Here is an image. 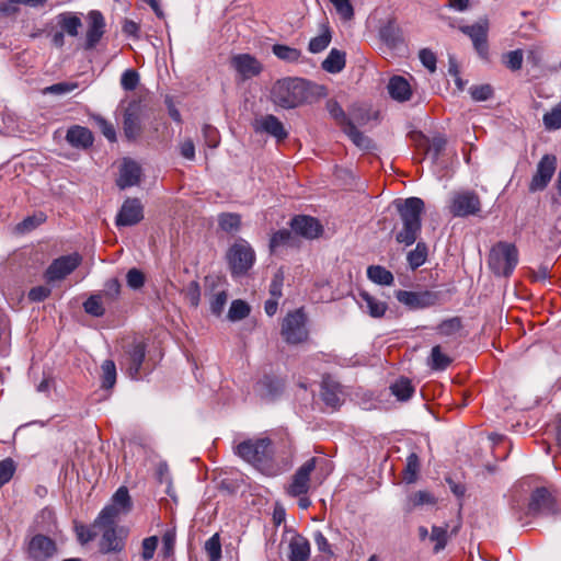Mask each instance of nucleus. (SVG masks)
Instances as JSON below:
<instances>
[{"instance_id": "obj_1", "label": "nucleus", "mask_w": 561, "mask_h": 561, "mask_svg": "<svg viewBox=\"0 0 561 561\" xmlns=\"http://www.w3.org/2000/svg\"><path fill=\"white\" fill-rule=\"evenodd\" d=\"M399 215L394 228H398L396 241L405 247L412 245L422 228L421 217L425 210V204L420 197L398 198L392 203Z\"/></svg>"}, {"instance_id": "obj_2", "label": "nucleus", "mask_w": 561, "mask_h": 561, "mask_svg": "<svg viewBox=\"0 0 561 561\" xmlns=\"http://www.w3.org/2000/svg\"><path fill=\"white\" fill-rule=\"evenodd\" d=\"M316 88L302 78H283L272 85L271 101L285 110L296 108L312 101Z\"/></svg>"}, {"instance_id": "obj_3", "label": "nucleus", "mask_w": 561, "mask_h": 561, "mask_svg": "<svg viewBox=\"0 0 561 561\" xmlns=\"http://www.w3.org/2000/svg\"><path fill=\"white\" fill-rule=\"evenodd\" d=\"M512 510L515 518L523 525L528 524L535 517L559 514L556 496L547 488L535 489L527 504L514 500L512 502Z\"/></svg>"}, {"instance_id": "obj_4", "label": "nucleus", "mask_w": 561, "mask_h": 561, "mask_svg": "<svg viewBox=\"0 0 561 561\" xmlns=\"http://www.w3.org/2000/svg\"><path fill=\"white\" fill-rule=\"evenodd\" d=\"M518 263V250L515 244L500 241L489 253L488 265L496 276L508 277Z\"/></svg>"}, {"instance_id": "obj_5", "label": "nucleus", "mask_w": 561, "mask_h": 561, "mask_svg": "<svg viewBox=\"0 0 561 561\" xmlns=\"http://www.w3.org/2000/svg\"><path fill=\"white\" fill-rule=\"evenodd\" d=\"M280 335L287 344L297 345L308 341L307 317L302 309L288 312L282 321Z\"/></svg>"}, {"instance_id": "obj_6", "label": "nucleus", "mask_w": 561, "mask_h": 561, "mask_svg": "<svg viewBox=\"0 0 561 561\" xmlns=\"http://www.w3.org/2000/svg\"><path fill=\"white\" fill-rule=\"evenodd\" d=\"M237 454L256 468L263 469L273 455L272 442L268 438L244 440L237 446Z\"/></svg>"}, {"instance_id": "obj_7", "label": "nucleus", "mask_w": 561, "mask_h": 561, "mask_svg": "<svg viewBox=\"0 0 561 561\" xmlns=\"http://www.w3.org/2000/svg\"><path fill=\"white\" fill-rule=\"evenodd\" d=\"M227 260L231 275L234 277L243 276L253 266L255 253L247 241L239 240L229 248Z\"/></svg>"}, {"instance_id": "obj_8", "label": "nucleus", "mask_w": 561, "mask_h": 561, "mask_svg": "<svg viewBox=\"0 0 561 561\" xmlns=\"http://www.w3.org/2000/svg\"><path fill=\"white\" fill-rule=\"evenodd\" d=\"M448 208L454 217L476 216L481 210V199L473 191L455 192Z\"/></svg>"}, {"instance_id": "obj_9", "label": "nucleus", "mask_w": 561, "mask_h": 561, "mask_svg": "<svg viewBox=\"0 0 561 561\" xmlns=\"http://www.w3.org/2000/svg\"><path fill=\"white\" fill-rule=\"evenodd\" d=\"M81 261L82 257L78 253L61 255L48 265L44 272V279L48 284L64 280L81 264Z\"/></svg>"}, {"instance_id": "obj_10", "label": "nucleus", "mask_w": 561, "mask_h": 561, "mask_svg": "<svg viewBox=\"0 0 561 561\" xmlns=\"http://www.w3.org/2000/svg\"><path fill=\"white\" fill-rule=\"evenodd\" d=\"M396 298L399 302L403 304L410 309H424L437 305L440 300V295L433 290L409 291L398 290Z\"/></svg>"}, {"instance_id": "obj_11", "label": "nucleus", "mask_w": 561, "mask_h": 561, "mask_svg": "<svg viewBox=\"0 0 561 561\" xmlns=\"http://www.w3.org/2000/svg\"><path fill=\"white\" fill-rule=\"evenodd\" d=\"M318 458L312 457L302 463L291 478L286 492L289 496L297 497L306 495L310 489V476L316 469Z\"/></svg>"}, {"instance_id": "obj_12", "label": "nucleus", "mask_w": 561, "mask_h": 561, "mask_svg": "<svg viewBox=\"0 0 561 561\" xmlns=\"http://www.w3.org/2000/svg\"><path fill=\"white\" fill-rule=\"evenodd\" d=\"M557 170V157L554 154H545L537 164L535 174L529 183L530 192L545 190L551 181Z\"/></svg>"}, {"instance_id": "obj_13", "label": "nucleus", "mask_w": 561, "mask_h": 561, "mask_svg": "<svg viewBox=\"0 0 561 561\" xmlns=\"http://www.w3.org/2000/svg\"><path fill=\"white\" fill-rule=\"evenodd\" d=\"M146 357V344L142 341L133 342L125 352L124 365L131 379L140 377V369Z\"/></svg>"}, {"instance_id": "obj_14", "label": "nucleus", "mask_w": 561, "mask_h": 561, "mask_svg": "<svg viewBox=\"0 0 561 561\" xmlns=\"http://www.w3.org/2000/svg\"><path fill=\"white\" fill-rule=\"evenodd\" d=\"M230 66L237 71L242 80H248L259 76L263 70V65L257 58L250 54H238L231 57Z\"/></svg>"}, {"instance_id": "obj_15", "label": "nucleus", "mask_w": 561, "mask_h": 561, "mask_svg": "<svg viewBox=\"0 0 561 561\" xmlns=\"http://www.w3.org/2000/svg\"><path fill=\"white\" fill-rule=\"evenodd\" d=\"M253 128L256 133H264L283 141L288 137L284 124L273 114L261 115L253 121Z\"/></svg>"}, {"instance_id": "obj_16", "label": "nucleus", "mask_w": 561, "mask_h": 561, "mask_svg": "<svg viewBox=\"0 0 561 561\" xmlns=\"http://www.w3.org/2000/svg\"><path fill=\"white\" fill-rule=\"evenodd\" d=\"M105 33V20L100 11L88 13V28L85 33L84 49H93Z\"/></svg>"}, {"instance_id": "obj_17", "label": "nucleus", "mask_w": 561, "mask_h": 561, "mask_svg": "<svg viewBox=\"0 0 561 561\" xmlns=\"http://www.w3.org/2000/svg\"><path fill=\"white\" fill-rule=\"evenodd\" d=\"M144 218L142 205L138 198H127L116 216L117 226H133Z\"/></svg>"}, {"instance_id": "obj_18", "label": "nucleus", "mask_w": 561, "mask_h": 561, "mask_svg": "<svg viewBox=\"0 0 561 561\" xmlns=\"http://www.w3.org/2000/svg\"><path fill=\"white\" fill-rule=\"evenodd\" d=\"M56 552V543L44 535L34 536L28 543V553L35 561H45Z\"/></svg>"}, {"instance_id": "obj_19", "label": "nucleus", "mask_w": 561, "mask_h": 561, "mask_svg": "<svg viewBox=\"0 0 561 561\" xmlns=\"http://www.w3.org/2000/svg\"><path fill=\"white\" fill-rule=\"evenodd\" d=\"M141 168L140 165L131 160L124 159L119 168V176L117 179V185L124 190L137 185L140 181Z\"/></svg>"}, {"instance_id": "obj_20", "label": "nucleus", "mask_w": 561, "mask_h": 561, "mask_svg": "<svg viewBox=\"0 0 561 561\" xmlns=\"http://www.w3.org/2000/svg\"><path fill=\"white\" fill-rule=\"evenodd\" d=\"M124 135L128 140H136L141 135L139 105L130 104L124 114Z\"/></svg>"}, {"instance_id": "obj_21", "label": "nucleus", "mask_w": 561, "mask_h": 561, "mask_svg": "<svg viewBox=\"0 0 561 561\" xmlns=\"http://www.w3.org/2000/svg\"><path fill=\"white\" fill-rule=\"evenodd\" d=\"M290 226L296 233L308 239L317 238L322 231L319 221L310 216H296Z\"/></svg>"}, {"instance_id": "obj_22", "label": "nucleus", "mask_w": 561, "mask_h": 561, "mask_svg": "<svg viewBox=\"0 0 561 561\" xmlns=\"http://www.w3.org/2000/svg\"><path fill=\"white\" fill-rule=\"evenodd\" d=\"M66 140L72 147L87 149L93 144V135L87 127L73 125L67 130Z\"/></svg>"}, {"instance_id": "obj_23", "label": "nucleus", "mask_w": 561, "mask_h": 561, "mask_svg": "<svg viewBox=\"0 0 561 561\" xmlns=\"http://www.w3.org/2000/svg\"><path fill=\"white\" fill-rule=\"evenodd\" d=\"M390 96L398 102H405L411 99L412 90L407 79L401 76L392 77L387 85Z\"/></svg>"}, {"instance_id": "obj_24", "label": "nucleus", "mask_w": 561, "mask_h": 561, "mask_svg": "<svg viewBox=\"0 0 561 561\" xmlns=\"http://www.w3.org/2000/svg\"><path fill=\"white\" fill-rule=\"evenodd\" d=\"M310 557V543L301 535H296L290 539L289 542V554L290 561H308Z\"/></svg>"}, {"instance_id": "obj_25", "label": "nucleus", "mask_w": 561, "mask_h": 561, "mask_svg": "<svg viewBox=\"0 0 561 561\" xmlns=\"http://www.w3.org/2000/svg\"><path fill=\"white\" fill-rule=\"evenodd\" d=\"M103 529L100 550L103 553L119 552L124 549L123 539L117 537L115 527H101Z\"/></svg>"}, {"instance_id": "obj_26", "label": "nucleus", "mask_w": 561, "mask_h": 561, "mask_svg": "<svg viewBox=\"0 0 561 561\" xmlns=\"http://www.w3.org/2000/svg\"><path fill=\"white\" fill-rule=\"evenodd\" d=\"M57 24L60 30L71 36L76 37L79 35V30L82 26L81 19L73 12H62L56 16Z\"/></svg>"}, {"instance_id": "obj_27", "label": "nucleus", "mask_w": 561, "mask_h": 561, "mask_svg": "<svg viewBox=\"0 0 561 561\" xmlns=\"http://www.w3.org/2000/svg\"><path fill=\"white\" fill-rule=\"evenodd\" d=\"M462 32L471 38V41L474 45V48L481 55L485 54V51L488 49L486 27L485 26L480 25V24L465 26V27H462Z\"/></svg>"}, {"instance_id": "obj_28", "label": "nucleus", "mask_w": 561, "mask_h": 561, "mask_svg": "<svg viewBox=\"0 0 561 561\" xmlns=\"http://www.w3.org/2000/svg\"><path fill=\"white\" fill-rule=\"evenodd\" d=\"M359 297L362 298L363 301L362 307L366 308L369 316H371L373 318H381L385 316L388 309L386 302L378 300L377 298H375L374 296L366 291H362L359 294Z\"/></svg>"}, {"instance_id": "obj_29", "label": "nucleus", "mask_w": 561, "mask_h": 561, "mask_svg": "<svg viewBox=\"0 0 561 561\" xmlns=\"http://www.w3.org/2000/svg\"><path fill=\"white\" fill-rule=\"evenodd\" d=\"M332 33L328 23L321 24V33L311 38L308 44V50L312 54H319L323 51L331 43Z\"/></svg>"}, {"instance_id": "obj_30", "label": "nucleus", "mask_w": 561, "mask_h": 561, "mask_svg": "<svg viewBox=\"0 0 561 561\" xmlns=\"http://www.w3.org/2000/svg\"><path fill=\"white\" fill-rule=\"evenodd\" d=\"M322 69L330 73H337L345 67V53L339 49H331L327 58L322 61Z\"/></svg>"}, {"instance_id": "obj_31", "label": "nucleus", "mask_w": 561, "mask_h": 561, "mask_svg": "<svg viewBox=\"0 0 561 561\" xmlns=\"http://www.w3.org/2000/svg\"><path fill=\"white\" fill-rule=\"evenodd\" d=\"M121 514H124L119 511L116 505L108 504L106 505L98 518L94 520L93 528L96 527H115L116 519Z\"/></svg>"}, {"instance_id": "obj_32", "label": "nucleus", "mask_w": 561, "mask_h": 561, "mask_svg": "<svg viewBox=\"0 0 561 561\" xmlns=\"http://www.w3.org/2000/svg\"><path fill=\"white\" fill-rule=\"evenodd\" d=\"M419 146L426 147V153L432 156V159L436 161L446 146V139L443 136H435L428 140L425 136L420 135Z\"/></svg>"}, {"instance_id": "obj_33", "label": "nucleus", "mask_w": 561, "mask_h": 561, "mask_svg": "<svg viewBox=\"0 0 561 561\" xmlns=\"http://www.w3.org/2000/svg\"><path fill=\"white\" fill-rule=\"evenodd\" d=\"M367 276L371 282L383 286H390L394 280L392 273L380 265L369 266L367 268Z\"/></svg>"}, {"instance_id": "obj_34", "label": "nucleus", "mask_w": 561, "mask_h": 561, "mask_svg": "<svg viewBox=\"0 0 561 561\" xmlns=\"http://www.w3.org/2000/svg\"><path fill=\"white\" fill-rule=\"evenodd\" d=\"M272 51L278 59L286 62H298L302 58L300 49L283 44L273 45Z\"/></svg>"}, {"instance_id": "obj_35", "label": "nucleus", "mask_w": 561, "mask_h": 561, "mask_svg": "<svg viewBox=\"0 0 561 561\" xmlns=\"http://www.w3.org/2000/svg\"><path fill=\"white\" fill-rule=\"evenodd\" d=\"M98 296H101V299L107 305L111 306L114 304L119 295H121V283L117 278H111L105 282L103 290L96 293Z\"/></svg>"}, {"instance_id": "obj_36", "label": "nucleus", "mask_w": 561, "mask_h": 561, "mask_svg": "<svg viewBox=\"0 0 561 561\" xmlns=\"http://www.w3.org/2000/svg\"><path fill=\"white\" fill-rule=\"evenodd\" d=\"M435 497L427 491H417L411 494L405 503L404 510L407 513L413 512L416 507L428 504H435Z\"/></svg>"}, {"instance_id": "obj_37", "label": "nucleus", "mask_w": 561, "mask_h": 561, "mask_svg": "<svg viewBox=\"0 0 561 561\" xmlns=\"http://www.w3.org/2000/svg\"><path fill=\"white\" fill-rule=\"evenodd\" d=\"M437 333L446 337H455L462 330V321L459 317H453L442 321L437 328Z\"/></svg>"}, {"instance_id": "obj_38", "label": "nucleus", "mask_w": 561, "mask_h": 561, "mask_svg": "<svg viewBox=\"0 0 561 561\" xmlns=\"http://www.w3.org/2000/svg\"><path fill=\"white\" fill-rule=\"evenodd\" d=\"M421 463L420 458L415 453H412L407 458V465L403 470V480L408 484H412L417 480Z\"/></svg>"}, {"instance_id": "obj_39", "label": "nucleus", "mask_w": 561, "mask_h": 561, "mask_svg": "<svg viewBox=\"0 0 561 561\" xmlns=\"http://www.w3.org/2000/svg\"><path fill=\"white\" fill-rule=\"evenodd\" d=\"M116 366L112 359H106L101 365L102 388L111 389L116 383Z\"/></svg>"}, {"instance_id": "obj_40", "label": "nucleus", "mask_w": 561, "mask_h": 561, "mask_svg": "<svg viewBox=\"0 0 561 561\" xmlns=\"http://www.w3.org/2000/svg\"><path fill=\"white\" fill-rule=\"evenodd\" d=\"M390 390L391 393L396 396L400 401L409 400L414 392V388L408 378L398 379L390 386Z\"/></svg>"}, {"instance_id": "obj_41", "label": "nucleus", "mask_w": 561, "mask_h": 561, "mask_svg": "<svg viewBox=\"0 0 561 561\" xmlns=\"http://www.w3.org/2000/svg\"><path fill=\"white\" fill-rule=\"evenodd\" d=\"M107 305L96 294L91 295L84 302V311L95 318H101L105 314V307Z\"/></svg>"}, {"instance_id": "obj_42", "label": "nucleus", "mask_w": 561, "mask_h": 561, "mask_svg": "<svg viewBox=\"0 0 561 561\" xmlns=\"http://www.w3.org/2000/svg\"><path fill=\"white\" fill-rule=\"evenodd\" d=\"M111 504L116 505V507H118L119 511L124 514H127L131 511L133 503L126 486H121L117 489V491L112 496Z\"/></svg>"}, {"instance_id": "obj_43", "label": "nucleus", "mask_w": 561, "mask_h": 561, "mask_svg": "<svg viewBox=\"0 0 561 561\" xmlns=\"http://www.w3.org/2000/svg\"><path fill=\"white\" fill-rule=\"evenodd\" d=\"M427 245L424 242H417L414 250L408 253L407 260L412 270L423 265L427 259Z\"/></svg>"}, {"instance_id": "obj_44", "label": "nucleus", "mask_w": 561, "mask_h": 561, "mask_svg": "<svg viewBox=\"0 0 561 561\" xmlns=\"http://www.w3.org/2000/svg\"><path fill=\"white\" fill-rule=\"evenodd\" d=\"M218 225L226 232H234L241 227V217L234 213H222L218 216Z\"/></svg>"}, {"instance_id": "obj_45", "label": "nucleus", "mask_w": 561, "mask_h": 561, "mask_svg": "<svg viewBox=\"0 0 561 561\" xmlns=\"http://www.w3.org/2000/svg\"><path fill=\"white\" fill-rule=\"evenodd\" d=\"M451 363V358L442 352L439 345H435L431 351L430 365L435 370H444Z\"/></svg>"}, {"instance_id": "obj_46", "label": "nucleus", "mask_w": 561, "mask_h": 561, "mask_svg": "<svg viewBox=\"0 0 561 561\" xmlns=\"http://www.w3.org/2000/svg\"><path fill=\"white\" fill-rule=\"evenodd\" d=\"M542 123L547 130H557L561 128V102L556 104L543 115Z\"/></svg>"}, {"instance_id": "obj_47", "label": "nucleus", "mask_w": 561, "mask_h": 561, "mask_svg": "<svg viewBox=\"0 0 561 561\" xmlns=\"http://www.w3.org/2000/svg\"><path fill=\"white\" fill-rule=\"evenodd\" d=\"M343 131L350 137V139L360 149L370 148V139L365 136L357 127L353 124H347Z\"/></svg>"}, {"instance_id": "obj_48", "label": "nucleus", "mask_w": 561, "mask_h": 561, "mask_svg": "<svg viewBox=\"0 0 561 561\" xmlns=\"http://www.w3.org/2000/svg\"><path fill=\"white\" fill-rule=\"evenodd\" d=\"M250 313L249 305L243 300H233L228 311V318L231 321H239L247 318Z\"/></svg>"}, {"instance_id": "obj_49", "label": "nucleus", "mask_w": 561, "mask_h": 561, "mask_svg": "<svg viewBox=\"0 0 561 561\" xmlns=\"http://www.w3.org/2000/svg\"><path fill=\"white\" fill-rule=\"evenodd\" d=\"M327 110L330 113V115L336 121V123L344 129V127L347 126V124H351L352 121L347 118L345 112L341 107V105L334 101L330 100L327 103Z\"/></svg>"}, {"instance_id": "obj_50", "label": "nucleus", "mask_w": 561, "mask_h": 561, "mask_svg": "<svg viewBox=\"0 0 561 561\" xmlns=\"http://www.w3.org/2000/svg\"><path fill=\"white\" fill-rule=\"evenodd\" d=\"M448 526L445 527H438L433 526L431 531V540L435 542L434 551L439 552L443 550L447 545L448 534H447Z\"/></svg>"}, {"instance_id": "obj_51", "label": "nucleus", "mask_w": 561, "mask_h": 561, "mask_svg": "<svg viewBox=\"0 0 561 561\" xmlns=\"http://www.w3.org/2000/svg\"><path fill=\"white\" fill-rule=\"evenodd\" d=\"M205 550L208 554L209 561H219L221 558V545L218 534L213 535L205 542Z\"/></svg>"}, {"instance_id": "obj_52", "label": "nucleus", "mask_w": 561, "mask_h": 561, "mask_svg": "<svg viewBox=\"0 0 561 561\" xmlns=\"http://www.w3.org/2000/svg\"><path fill=\"white\" fill-rule=\"evenodd\" d=\"M93 121L106 139L112 142L116 141V130L112 123L101 115H94Z\"/></svg>"}, {"instance_id": "obj_53", "label": "nucleus", "mask_w": 561, "mask_h": 561, "mask_svg": "<svg viewBox=\"0 0 561 561\" xmlns=\"http://www.w3.org/2000/svg\"><path fill=\"white\" fill-rule=\"evenodd\" d=\"M78 88L77 82H58L43 89V94L62 95Z\"/></svg>"}, {"instance_id": "obj_54", "label": "nucleus", "mask_w": 561, "mask_h": 561, "mask_svg": "<svg viewBox=\"0 0 561 561\" xmlns=\"http://www.w3.org/2000/svg\"><path fill=\"white\" fill-rule=\"evenodd\" d=\"M337 14L344 21H351L354 18V8L350 0H330Z\"/></svg>"}, {"instance_id": "obj_55", "label": "nucleus", "mask_w": 561, "mask_h": 561, "mask_svg": "<svg viewBox=\"0 0 561 561\" xmlns=\"http://www.w3.org/2000/svg\"><path fill=\"white\" fill-rule=\"evenodd\" d=\"M184 297L187 302L196 308L201 300V287L197 282L193 280L186 285L184 288Z\"/></svg>"}, {"instance_id": "obj_56", "label": "nucleus", "mask_w": 561, "mask_h": 561, "mask_svg": "<svg viewBox=\"0 0 561 561\" xmlns=\"http://www.w3.org/2000/svg\"><path fill=\"white\" fill-rule=\"evenodd\" d=\"M15 471V463L11 458L0 461V488L8 483Z\"/></svg>"}, {"instance_id": "obj_57", "label": "nucleus", "mask_w": 561, "mask_h": 561, "mask_svg": "<svg viewBox=\"0 0 561 561\" xmlns=\"http://www.w3.org/2000/svg\"><path fill=\"white\" fill-rule=\"evenodd\" d=\"M139 83V75L134 69H127L123 72L121 78V84L124 90L133 91Z\"/></svg>"}, {"instance_id": "obj_58", "label": "nucleus", "mask_w": 561, "mask_h": 561, "mask_svg": "<svg viewBox=\"0 0 561 561\" xmlns=\"http://www.w3.org/2000/svg\"><path fill=\"white\" fill-rule=\"evenodd\" d=\"M291 239L293 236L289 230H278L272 236L270 241V248L272 251H275L277 248L288 244Z\"/></svg>"}, {"instance_id": "obj_59", "label": "nucleus", "mask_w": 561, "mask_h": 561, "mask_svg": "<svg viewBox=\"0 0 561 561\" xmlns=\"http://www.w3.org/2000/svg\"><path fill=\"white\" fill-rule=\"evenodd\" d=\"M227 299L228 296L226 290H219L213 294L209 301L211 312L216 316H219L227 304Z\"/></svg>"}, {"instance_id": "obj_60", "label": "nucleus", "mask_w": 561, "mask_h": 561, "mask_svg": "<svg viewBox=\"0 0 561 561\" xmlns=\"http://www.w3.org/2000/svg\"><path fill=\"white\" fill-rule=\"evenodd\" d=\"M127 285L133 289H139L145 284V275L138 268H130L126 275Z\"/></svg>"}, {"instance_id": "obj_61", "label": "nucleus", "mask_w": 561, "mask_h": 561, "mask_svg": "<svg viewBox=\"0 0 561 561\" xmlns=\"http://www.w3.org/2000/svg\"><path fill=\"white\" fill-rule=\"evenodd\" d=\"M470 94L474 101H486L492 96L493 90L489 84L474 85L470 88Z\"/></svg>"}, {"instance_id": "obj_62", "label": "nucleus", "mask_w": 561, "mask_h": 561, "mask_svg": "<svg viewBox=\"0 0 561 561\" xmlns=\"http://www.w3.org/2000/svg\"><path fill=\"white\" fill-rule=\"evenodd\" d=\"M51 294V289L47 286H35L28 291V299L34 302H41L47 299Z\"/></svg>"}, {"instance_id": "obj_63", "label": "nucleus", "mask_w": 561, "mask_h": 561, "mask_svg": "<svg viewBox=\"0 0 561 561\" xmlns=\"http://www.w3.org/2000/svg\"><path fill=\"white\" fill-rule=\"evenodd\" d=\"M419 57L423 66L427 68L430 72L436 70V56L432 50L427 48L421 49Z\"/></svg>"}, {"instance_id": "obj_64", "label": "nucleus", "mask_w": 561, "mask_h": 561, "mask_svg": "<svg viewBox=\"0 0 561 561\" xmlns=\"http://www.w3.org/2000/svg\"><path fill=\"white\" fill-rule=\"evenodd\" d=\"M75 530H76L78 540L82 545L93 540L96 537V533L92 528H89V527H87L84 525H81V524L80 525H76L75 526Z\"/></svg>"}]
</instances>
